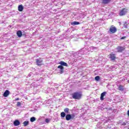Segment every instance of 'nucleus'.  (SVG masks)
<instances>
[{
	"label": "nucleus",
	"instance_id": "nucleus-23",
	"mask_svg": "<svg viewBox=\"0 0 129 129\" xmlns=\"http://www.w3.org/2000/svg\"><path fill=\"white\" fill-rule=\"evenodd\" d=\"M45 122H46L47 123H49V122H50V120H49V119H48V118H46Z\"/></svg>",
	"mask_w": 129,
	"mask_h": 129
},
{
	"label": "nucleus",
	"instance_id": "nucleus-25",
	"mask_svg": "<svg viewBox=\"0 0 129 129\" xmlns=\"http://www.w3.org/2000/svg\"><path fill=\"white\" fill-rule=\"evenodd\" d=\"M126 38V36L122 37L120 38V40H123V39H125Z\"/></svg>",
	"mask_w": 129,
	"mask_h": 129
},
{
	"label": "nucleus",
	"instance_id": "nucleus-12",
	"mask_svg": "<svg viewBox=\"0 0 129 129\" xmlns=\"http://www.w3.org/2000/svg\"><path fill=\"white\" fill-rule=\"evenodd\" d=\"M9 95H10V92L9 90H7L4 92L3 96H4V97H8Z\"/></svg>",
	"mask_w": 129,
	"mask_h": 129
},
{
	"label": "nucleus",
	"instance_id": "nucleus-22",
	"mask_svg": "<svg viewBox=\"0 0 129 129\" xmlns=\"http://www.w3.org/2000/svg\"><path fill=\"white\" fill-rule=\"evenodd\" d=\"M35 120H36V118L35 117H32L30 118V121L31 122H34V121H35Z\"/></svg>",
	"mask_w": 129,
	"mask_h": 129
},
{
	"label": "nucleus",
	"instance_id": "nucleus-6",
	"mask_svg": "<svg viewBox=\"0 0 129 129\" xmlns=\"http://www.w3.org/2000/svg\"><path fill=\"white\" fill-rule=\"evenodd\" d=\"M36 63L37 66H41V65H43V63H43V60L41 59V58H39V59H36Z\"/></svg>",
	"mask_w": 129,
	"mask_h": 129
},
{
	"label": "nucleus",
	"instance_id": "nucleus-13",
	"mask_svg": "<svg viewBox=\"0 0 129 129\" xmlns=\"http://www.w3.org/2000/svg\"><path fill=\"white\" fill-rule=\"evenodd\" d=\"M106 94V92H104L101 94V96H100V100H104V96Z\"/></svg>",
	"mask_w": 129,
	"mask_h": 129
},
{
	"label": "nucleus",
	"instance_id": "nucleus-2",
	"mask_svg": "<svg viewBox=\"0 0 129 129\" xmlns=\"http://www.w3.org/2000/svg\"><path fill=\"white\" fill-rule=\"evenodd\" d=\"M75 118V114H68L66 115V120H70V119H74Z\"/></svg>",
	"mask_w": 129,
	"mask_h": 129
},
{
	"label": "nucleus",
	"instance_id": "nucleus-27",
	"mask_svg": "<svg viewBox=\"0 0 129 129\" xmlns=\"http://www.w3.org/2000/svg\"><path fill=\"white\" fill-rule=\"evenodd\" d=\"M16 101H17V100H20V99L19 98L15 99Z\"/></svg>",
	"mask_w": 129,
	"mask_h": 129
},
{
	"label": "nucleus",
	"instance_id": "nucleus-4",
	"mask_svg": "<svg viewBox=\"0 0 129 129\" xmlns=\"http://www.w3.org/2000/svg\"><path fill=\"white\" fill-rule=\"evenodd\" d=\"M108 56L111 61H115V60L117 59L116 56H115V54L112 52L109 54Z\"/></svg>",
	"mask_w": 129,
	"mask_h": 129
},
{
	"label": "nucleus",
	"instance_id": "nucleus-18",
	"mask_svg": "<svg viewBox=\"0 0 129 129\" xmlns=\"http://www.w3.org/2000/svg\"><path fill=\"white\" fill-rule=\"evenodd\" d=\"M60 116L61 117H65V116H66V113H65L64 112H61Z\"/></svg>",
	"mask_w": 129,
	"mask_h": 129
},
{
	"label": "nucleus",
	"instance_id": "nucleus-19",
	"mask_svg": "<svg viewBox=\"0 0 129 129\" xmlns=\"http://www.w3.org/2000/svg\"><path fill=\"white\" fill-rule=\"evenodd\" d=\"M64 111L65 113H69V108H64Z\"/></svg>",
	"mask_w": 129,
	"mask_h": 129
},
{
	"label": "nucleus",
	"instance_id": "nucleus-1",
	"mask_svg": "<svg viewBox=\"0 0 129 129\" xmlns=\"http://www.w3.org/2000/svg\"><path fill=\"white\" fill-rule=\"evenodd\" d=\"M72 98L74 99H78V100H79L80 99H81L82 97V92H75L73 93L72 94Z\"/></svg>",
	"mask_w": 129,
	"mask_h": 129
},
{
	"label": "nucleus",
	"instance_id": "nucleus-9",
	"mask_svg": "<svg viewBox=\"0 0 129 129\" xmlns=\"http://www.w3.org/2000/svg\"><path fill=\"white\" fill-rule=\"evenodd\" d=\"M112 0H101L102 5H108Z\"/></svg>",
	"mask_w": 129,
	"mask_h": 129
},
{
	"label": "nucleus",
	"instance_id": "nucleus-24",
	"mask_svg": "<svg viewBox=\"0 0 129 129\" xmlns=\"http://www.w3.org/2000/svg\"><path fill=\"white\" fill-rule=\"evenodd\" d=\"M17 106H21V102H18L17 104Z\"/></svg>",
	"mask_w": 129,
	"mask_h": 129
},
{
	"label": "nucleus",
	"instance_id": "nucleus-11",
	"mask_svg": "<svg viewBox=\"0 0 129 129\" xmlns=\"http://www.w3.org/2000/svg\"><path fill=\"white\" fill-rule=\"evenodd\" d=\"M59 64H60L59 66H66V67H68V64H67V63L63 61H61L59 62Z\"/></svg>",
	"mask_w": 129,
	"mask_h": 129
},
{
	"label": "nucleus",
	"instance_id": "nucleus-3",
	"mask_svg": "<svg viewBox=\"0 0 129 129\" xmlns=\"http://www.w3.org/2000/svg\"><path fill=\"white\" fill-rule=\"evenodd\" d=\"M109 31L110 32L111 34H114L116 33V32L117 31V29H116V27L112 25L109 28Z\"/></svg>",
	"mask_w": 129,
	"mask_h": 129
},
{
	"label": "nucleus",
	"instance_id": "nucleus-28",
	"mask_svg": "<svg viewBox=\"0 0 129 129\" xmlns=\"http://www.w3.org/2000/svg\"><path fill=\"white\" fill-rule=\"evenodd\" d=\"M127 115L129 116V110L127 111Z\"/></svg>",
	"mask_w": 129,
	"mask_h": 129
},
{
	"label": "nucleus",
	"instance_id": "nucleus-10",
	"mask_svg": "<svg viewBox=\"0 0 129 129\" xmlns=\"http://www.w3.org/2000/svg\"><path fill=\"white\" fill-rule=\"evenodd\" d=\"M13 124L14 125H15V126H18V125H20V124H21V122H20V121H19V120H15L14 121Z\"/></svg>",
	"mask_w": 129,
	"mask_h": 129
},
{
	"label": "nucleus",
	"instance_id": "nucleus-26",
	"mask_svg": "<svg viewBox=\"0 0 129 129\" xmlns=\"http://www.w3.org/2000/svg\"><path fill=\"white\" fill-rule=\"evenodd\" d=\"M121 125H123V126H124V125H126V123H125V122H123L121 124Z\"/></svg>",
	"mask_w": 129,
	"mask_h": 129
},
{
	"label": "nucleus",
	"instance_id": "nucleus-16",
	"mask_svg": "<svg viewBox=\"0 0 129 129\" xmlns=\"http://www.w3.org/2000/svg\"><path fill=\"white\" fill-rule=\"evenodd\" d=\"M71 25H72L73 26H76L77 25H80V23H79V22L74 21L73 22H72L71 23Z\"/></svg>",
	"mask_w": 129,
	"mask_h": 129
},
{
	"label": "nucleus",
	"instance_id": "nucleus-14",
	"mask_svg": "<svg viewBox=\"0 0 129 129\" xmlns=\"http://www.w3.org/2000/svg\"><path fill=\"white\" fill-rule=\"evenodd\" d=\"M17 35L19 38H21L22 36H23V33H22V31L19 30L17 32Z\"/></svg>",
	"mask_w": 129,
	"mask_h": 129
},
{
	"label": "nucleus",
	"instance_id": "nucleus-17",
	"mask_svg": "<svg viewBox=\"0 0 129 129\" xmlns=\"http://www.w3.org/2000/svg\"><path fill=\"white\" fill-rule=\"evenodd\" d=\"M118 88L120 91H123L124 90V88H123V87L121 85H119Z\"/></svg>",
	"mask_w": 129,
	"mask_h": 129
},
{
	"label": "nucleus",
	"instance_id": "nucleus-20",
	"mask_svg": "<svg viewBox=\"0 0 129 129\" xmlns=\"http://www.w3.org/2000/svg\"><path fill=\"white\" fill-rule=\"evenodd\" d=\"M24 126H27L29 124V121H25L23 122Z\"/></svg>",
	"mask_w": 129,
	"mask_h": 129
},
{
	"label": "nucleus",
	"instance_id": "nucleus-21",
	"mask_svg": "<svg viewBox=\"0 0 129 129\" xmlns=\"http://www.w3.org/2000/svg\"><path fill=\"white\" fill-rule=\"evenodd\" d=\"M95 80H96V81H99V80H100V77H99V76L95 77Z\"/></svg>",
	"mask_w": 129,
	"mask_h": 129
},
{
	"label": "nucleus",
	"instance_id": "nucleus-5",
	"mask_svg": "<svg viewBox=\"0 0 129 129\" xmlns=\"http://www.w3.org/2000/svg\"><path fill=\"white\" fill-rule=\"evenodd\" d=\"M126 13H127V9L123 8L120 11L119 15L120 17H122V16L125 15Z\"/></svg>",
	"mask_w": 129,
	"mask_h": 129
},
{
	"label": "nucleus",
	"instance_id": "nucleus-7",
	"mask_svg": "<svg viewBox=\"0 0 129 129\" xmlns=\"http://www.w3.org/2000/svg\"><path fill=\"white\" fill-rule=\"evenodd\" d=\"M57 69H59V74H63V73H64V67L62 66H58L57 67Z\"/></svg>",
	"mask_w": 129,
	"mask_h": 129
},
{
	"label": "nucleus",
	"instance_id": "nucleus-8",
	"mask_svg": "<svg viewBox=\"0 0 129 129\" xmlns=\"http://www.w3.org/2000/svg\"><path fill=\"white\" fill-rule=\"evenodd\" d=\"M125 49V47L122 46H118L117 47V52H119V53H121L122 51H124Z\"/></svg>",
	"mask_w": 129,
	"mask_h": 129
},
{
	"label": "nucleus",
	"instance_id": "nucleus-15",
	"mask_svg": "<svg viewBox=\"0 0 129 129\" xmlns=\"http://www.w3.org/2000/svg\"><path fill=\"white\" fill-rule=\"evenodd\" d=\"M23 10H24V7H23L22 5H20L18 6L19 12H23Z\"/></svg>",
	"mask_w": 129,
	"mask_h": 129
}]
</instances>
